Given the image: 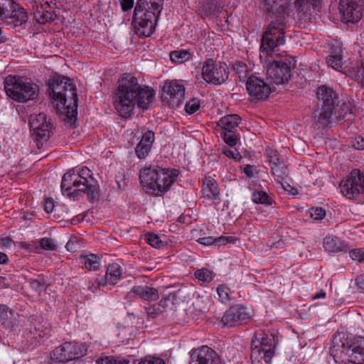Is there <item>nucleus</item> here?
Masks as SVG:
<instances>
[{"mask_svg":"<svg viewBox=\"0 0 364 364\" xmlns=\"http://www.w3.org/2000/svg\"><path fill=\"white\" fill-rule=\"evenodd\" d=\"M154 96L153 90L142 87L136 77L129 73H124L118 81V87L114 92V106L119 116L128 118L133 114L136 105L146 108Z\"/></svg>","mask_w":364,"mask_h":364,"instance_id":"obj_1","label":"nucleus"},{"mask_svg":"<svg viewBox=\"0 0 364 364\" xmlns=\"http://www.w3.org/2000/svg\"><path fill=\"white\" fill-rule=\"evenodd\" d=\"M49 97L56 102V109L64 112L68 123L74 124L77 114V95L75 86L63 76L56 75L47 82Z\"/></svg>","mask_w":364,"mask_h":364,"instance_id":"obj_2","label":"nucleus"},{"mask_svg":"<svg viewBox=\"0 0 364 364\" xmlns=\"http://www.w3.org/2000/svg\"><path fill=\"white\" fill-rule=\"evenodd\" d=\"M330 355L338 364L364 363V337H348L344 333H336L332 339Z\"/></svg>","mask_w":364,"mask_h":364,"instance_id":"obj_3","label":"nucleus"},{"mask_svg":"<svg viewBox=\"0 0 364 364\" xmlns=\"http://www.w3.org/2000/svg\"><path fill=\"white\" fill-rule=\"evenodd\" d=\"M163 4L164 0H137L132 21L137 36L149 37L154 32Z\"/></svg>","mask_w":364,"mask_h":364,"instance_id":"obj_4","label":"nucleus"},{"mask_svg":"<svg viewBox=\"0 0 364 364\" xmlns=\"http://www.w3.org/2000/svg\"><path fill=\"white\" fill-rule=\"evenodd\" d=\"M179 171L176 168L161 167L145 168L140 172L141 183L148 193L162 196L176 181Z\"/></svg>","mask_w":364,"mask_h":364,"instance_id":"obj_5","label":"nucleus"},{"mask_svg":"<svg viewBox=\"0 0 364 364\" xmlns=\"http://www.w3.org/2000/svg\"><path fill=\"white\" fill-rule=\"evenodd\" d=\"M4 90L10 98L20 102L33 100L39 93V87L36 84L17 75H9L5 78Z\"/></svg>","mask_w":364,"mask_h":364,"instance_id":"obj_6","label":"nucleus"},{"mask_svg":"<svg viewBox=\"0 0 364 364\" xmlns=\"http://www.w3.org/2000/svg\"><path fill=\"white\" fill-rule=\"evenodd\" d=\"M285 26L286 22L282 19L273 20L267 26L261 39L260 50L263 55L271 56L285 43Z\"/></svg>","mask_w":364,"mask_h":364,"instance_id":"obj_7","label":"nucleus"},{"mask_svg":"<svg viewBox=\"0 0 364 364\" xmlns=\"http://www.w3.org/2000/svg\"><path fill=\"white\" fill-rule=\"evenodd\" d=\"M267 69V80L274 84H284L288 81L295 68V60L286 58L280 60H265Z\"/></svg>","mask_w":364,"mask_h":364,"instance_id":"obj_8","label":"nucleus"},{"mask_svg":"<svg viewBox=\"0 0 364 364\" xmlns=\"http://www.w3.org/2000/svg\"><path fill=\"white\" fill-rule=\"evenodd\" d=\"M63 0H32L31 6L33 17L40 24L53 22L57 15L55 9H59L63 5Z\"/></svg>","mask_w":364,"mask_h":364,"instance_id":"obj_9","label":"nucleus"},{"mask_svg":"<svg viewBox=\"0 0 364 364\" xmlns=\"http://www.w3.org/2000/svg\"><path fill=\"white\" fill-rule=\"evenodd\" d=\"M342 194L350 199L362 201L364 195V174L359 169H353L340 183Z\"/></svg>","mask_w":364,"mask_h":364,"instance_id":"obj_10","label":"nucleus"},{"mask_svg":"<svg viewBox=\"0 0 364 364\" xmlns=\"http://www.w3.org/2000/svg\"><path fill=\"white\" fill-rule=\"evenodd\" d=\"M202 75L205 82L220 85L228 78L229 68L225 63L208 58L203 63Z\"/></svg>","mask_w":364,"mask_h":364,"instance_id":"obj_11","label":"nucleus"},{"mask_svg":"<svg viewBox=\"0 0 364 364\" xmlns=\"http://www.w3.org/2000/svg\"><path fill=\"white\" fill-rule=\"evenodd\" d=\"M29 124L33 136L39 143L48 140L53 134V125L51 119L43 112L31 114Z\"/></svg>","mask_w":364,"mask_h":364,"instance_id":"obj_12","label":"nucleus"},{"mask_svg":"<svg viewBox=\"0 0 364 364\" xmlns=\"http://www.w3.org/2000/svg\"><path fill=\"white\" fill-rule=\"evenodd\" d=\"M185 87L177 80H166L162 87L161 100L169 107H179L185 100Z\"/></svg>","mask_w":364,"mask_h":364,"instance_id":"obj_13","label":"nucleus"},{"mask_svg":"<svg viewBox=\"0 0 364 364\" xmlns=\"http://www.w3.org/2000/svg\"><path fill=\"white\" fill-rule=\"evenodd\" d=\"M85 354L84 346L75 342H65L56 347L50 353L51 359L58 363H67L76 360Z\"/></svg>","mask_w":364,"mask_h":364,"instance_id":"obj_14","label":"nucleus"},{"mask_svg":"<svg viewBox=\"0 0 364 364\" xmlns=\"http://www.w3.org/2000/svg\"><path fill=\"white\" fill-rule=\"evenodd\" d=\"M252 316V311L247 307L236 304L230 306L223 314L221 323L223 326L233 327L247 323Z\"/></svg>","mask_w":364,"mask_h":364,"instance_id":"obj_15","label":"nucleus"},{"mask_svg":"<svg viewBox=\"0 0 364 364\" xmlns=\"http://www.w3.org/2000/svg\"><path fill=\"white\" fill-rule=\"evenodd\" d=\"M77 180L80 181V186L83 194H86L88 200L94 201L99 197V186L97 181L92 177V171L86 166L82 167L75 173Z\"/></svg>","mask_w":364,"mask_h":364,"instance_id":"obj_16","label":"nucleus"},{"mask_svg":"<svg viewBox=\"0 0 364 364\" xmlns=\"http://www.w3.org/2000/svg\"><path fill=\"white\" fill-rule=\"evenodd\" d=\"M339 10L346 23H357L362 18L363 2L361 0H340Z\"/></svg>","mask_w":364,"mask_h":364,"instance_id":"obj_17","label":"nucleus"},{"mask_svg":"<svg viewBox=\"0 0 364 364\" xmlns=\"http://www.w3.org/2000/svg\"><path fill=\"white\" fill-rule=\"evenodd\" d=\"M190 357L189 364H223L218 354L207 346L192 349Z\"/></svg>","mask_w":364,"mask_h":364,"instance_id":"obj_18","label":"nucleus"},{"mask_svg":"<svg viewBox=\"0 0 364 364\" xmlns=\"http://www.w3.org/2000/svg\"><path fill=\"white\" fill-rule=\"evenodd\" d=\"M246 88L249 95L258 100H264L268 97L269 94L274 90V87H272L263 79L255 75H250L247 79Z\"/></svg>","mask_w":364,"mask_h":364,"instance_id":"obj_19","label":"nucleus"},{"mask_svg":"<svg viewBox=\"0 0 364 364\" xmlns=\"http://www.w3.org/2000/svg\"><path fill=\"white\" fill-rule=\"evenodd\" d=\"M80 184V181L77 180L75 171L70 170L62 178L60 187L63 194L74 198L83 195V189Z\"/></svg>","mask_w":364,"mask_h":364,"instance_id":"obj_20","label":"nucleus"},{"mask_svg":"<svg viewBox=\"0 0 364 364\" xmlns=\"http://www.w3.org/2000/svg\"><path fill=\"white\" fill-rule=\"evenodd\" d=\"M268 13L275 16V20L287 21L291 0H262Z\"/></svg>","mask_w":364,"mask_h":364,"instance_id":"obj_21","label":"nucleus"},{"mask_svg":"<svg viewBox=\"0 0 364 364\" xmlns=\"http://www.w3.org/2000/svg\"><path fill=\"white\" fill-rule=\"evenodd\" d=\"M318 107L334 109L338 105V97L336 92L326 85L320 86L317 90Z\"/></svg>","mask_w":364,"mask_h":364,"instance_id":"obj_22","label":"nucleus"},{"mask_svg":"<svg viewBox=\"0 0 364 364\" xmlns=\"http://www.w3.org/2000/svg\"><path fill=\"white\" fill-rule=\"evenodd\" d=\"M11 15L4 18V21L10 28H24L28 21V15L26 10L18 4L13 7Z\"/></svg>","mask_w":364,"mask_h":364,"instance_id":"obj_23","label":"nucleus"},{"mask_svg":"<svg viewBox=\"0 0 364 364\" xmlns=\"http://www.w3.org/2000/svg\"><path fill=\"white\" fill-rule=\"evenodd\" d=\"M268 158L272 174L282 186V181L284 180L289 175L287 166L280 161L277 151H270L268 153Z\"/></svg>","mask_w":364,"mask_h":364,"instance_id":"obj_24","label":"nucleus"},{"mask_svg":"<svg viewBox=\"0 0 364 364\" xmlns=\"http://www.w3.org/2000/svg\"><path fill=\"white\" fill-rule=\"evenodd\" d=\"M122 273V269L119 264L117 263L109 264L105 275L102 278L97 279L98 286L115 284L121 279Z\"/></svg>","mask_w":364,"mask_h":364,"instance_id":"obj_25","label":"nucleus"},{"mask_svg":"<svg viewBox=\"0 0 364 364\" xmlns=\"http://www.w3.org/2000/svg\"><path fill=\"white\" fill-rule=\"evenodd\" d=\"M154 139V132L150 130L142 135L141 140L135 147V153L139 159H144L149 155Z\"/></svg>","mask_w":364,"mask_h":364,"instance_id":"obj_26","label":"nucleus"},{"mask_svg":"<svg viewBox=\"0 0 364 364\" xmlns=\"http://www.w3.org/2000/svg\"><path fill=\"white\" fill-rule=\"evenodd\" d=\"M334 109H328L327 107H318L314 112V125L315 129H321L328 127L331 122Z\"/></svg>","mask_w":364,"mask_h":364,"instance_id":"obj_27","label":"nucleus"},{"mask_svg":"<svg viewBox=\"0 0 364 364\" xmlns=\"http://www.w3.org/2000/svg\"><path fill=\"white\" fill-rule=\"evenodd\" d=\"M129 294H134L141 299L148 301H154L159 298L158 290L146 285L134 286Z\"/></svg>","mask_w":364,"mask_h":364,"instance_id":"obj_28","label":"nucleus"},{"mask_svg":"<svg viewBox=\"0 0 364 364\" xmlns=\"http://www.w3.org/2000/svg\"><path fill=\"white\" fill-rule=\"evenodd\" d=\"M175 299H176V294L170 293L165 299H162L159 302L151 306L144 307L147 316L151 318H156L165 311L167 306V301H173Z\"/></svg>","mask_w":364,"mask_h":364,"instance_id":"obj_29","label":"nucleus"},{"mask_svg":"<svg viewBox=\"0 0 364 364\" xmlns=\"http://www.w3.org/2000/svg\"><path fill=\"white\" fill-rule=\"evenodd\" d=\"M237 239L232 236H220V237H200L196 240L198 242L203 245H215L221 246L225 245L228 243H235Z\"/></svg>","mask_w":364,"mask_h":364,"instance_id":"obj_30","label":"nucleus"},{"mask_svg":"<svg viewBox=\"0 0 364 364\" xmlns=\"http://www.w3.org/2000/svg\"><path fill=\"white\" fill-rule=\"evenodd\" d=\"M330 55L326 58V63L336 70L343 65L342 48L337 45H332L330 48Z\"/></svg>","mask_w":364,"mask_h":364,"instance_id":"obj_31","label":"nucleus"},{"mask_svg":"<svg viewBox=\"0 0 364 364\" xmlns=\"http://www.w3.org/2000/svg\"><path fill=\"white\" fill-rule=\"evenodd\" d=\"M274 351H260L257 346L251 347V362L252 364H270Z\"/></svg>","mask_w":364,"mask_h":364,"instance_id":"obj_32","label":"nucleus"},{"mask_svg":"<svg viewBox=\"0 0 364 364\" xmlns=\"http://www.w3.org/2000/svg\"><path fill=\"white\" fill-rule=\"evenodd\" d=\"M255 346H257V348L259 349L260 351H264L265 350L267 351H274L275 341L273 337H269L265 334H262L260 338H257L255 336V338H252L251 347H255Z\"/></svg>","mask_w":364,"mask_h":364,"instance_id":"obj_33","label":"nucleus"},{"mask_svg":"<svg viewBox=\"0 0 364 364\" xmlns=\"http://www.w3.org/2000/svg\"><path fill=\"white\" fill-rule=\"evenodd\" d=\"M80 262L89 271H96L100 266L102 257L95 254L81 255L78 258Z\"/></svg>","mask_w":364,"mask_h":364,"instance_id":"obj_34","label":"nucleus"},{"mask_svg":"<svg viewBox=\"0 0 364 364\" xmlns=\"http://www.w3.org/2000/svg\"><path fill=\"white\" fill-rule=\"evenodd\" d=\"M202 191L203 193L210 199L215 200L219 196L217 182L211 177L205 178Z\"/></svg>","mask_w":364,"mask_h":364,"instance_id":"obj_35","label":"nucleus"},{"mask_svg":"<svg viewBox=\"0 0 364 364\" xmlns=\"http://www.w3.org/2000/svg\"><path fill=\"white\" fill-rule=\"evenodd\" d=\"M241 118L237 114H230L222 117L218 125L221 127L223 131H233L240 124Z\"/></svg>","mask_w":364,"mask_h":364,"instance_id":"obj_36","label":"nucleus"},{"mask_svg":"<svg viewBox=\"0 0 364 364\" xmlns=\"http://www.w3.org/2000/svg\"><path fill=\"white\" fill-rule=\"evenodd\" d=\"M295 7L299 14H309L310 7H316L320 4V0H295Z\"/></svg>","mask_w":364,"mask_h":364,"instance_id":"obj_37","label":"nucleus"},{"mask_svg":"<svg viewBox=\"0 0 364 364\" xmlns=\"http://www.w3.org/2000/svg\"><path fill=\"white\" fill-rule=\"evenodd\" d=\"M323 247L326 250L332 252H338L343 250L338 237H326L323 240Z\"/></svg>","mask_w":364,"mask_h":364,"instance_id":"obj_38","label":"nucleus"},{"mask_svg":"<svg viewBox=\"0 0 364 364\" xmlns=\"http://www.w3.org/2000/svg\"><path fill=\"white\" fill-rule=\"evenodd\" d=\"M169 56L173 63H183L191 60L192 54L186 50H179L171 51Z\"/></svg>","mask_w":364,"mask_h":364,"instance_id":"obj_39","label":"nucleus"},{"mask_svg":"<svg viewBox=\"0 0 364 364\" xmlns=\"http://www.w3.org/2000/svg\"><path fill=\"white\" fill-rule=\"evenodd\" d=\"M14 6H16L14 0H0V20L4 21L6 16L11 15Z\"/></svg>","mask_w":364,"mask_h":364,"instance_id":"obj_40","label":"nucleus"},{"mask_svg":"<svg viewBox=\"0 0 364 364\" xmlns=\"http://www.w3.org/2000/svg\"><path fill=\"white\" fill-rule=\"evenodd\" d=\"M252 200L257 204L271 205L272 203V200L267 193L262 191H255L252 193Z\"/></svg>","mask_w":364,"mask_h":364,"instance_id":"obj_41","label":"nucleus"},{"mask_svg":"<svg viewBox=\"0 0 364 364\" xmlns=\"http://www.w3.org/2000/svg\"><path fill=\"white\" fill-rule=\"evenodd\" d=\"M233 70L238 74L240 80H245L248 76L249 70L247 65L242 61H237L232 65Z\"/></svg>","mask_w":364,"mask_h":364,"instance_id":"obj_42","label":"nucleus"},{"mask_svg":"<svg viewBox=\"0 0 364 364\" xmlns=\"http://www.w3.org/2000/svg\"><path fill=\"white\" fill-rule=\"evenodd\" d=\"M146 242L155 248H161L164 245V242L161 240L160 237L153 232H148L144 235Z\"/></svg>","mask_w":364,"mask_h":364,"instance_id":"obj_43","label":"nucleus"},{"mask_svg":"<svg viewBox=\"0 0 364 364\" xmlns=\"http://www.w3.org/2000/svg\"><path fill=\"white\" fill-rule=\"evenodd\" d=\"M194 275L198 280L208 283L211 282L213 277V272L206 268L196 270Z\"/></svg>","mask_w":364,"mask_h":364,"instance_id":"obj_44","label":"nucleus"},{"mask_svg":"<svg viewBox=\"0 0 364 364\" xmlns=\"http://www.w3.org/2000/svg\"><path fill=\"white\" fill-rule=\"evenodd\" d=\"M39 246L46 250L54 251L56 250L58 245L55 241L49 237H43L38 240Z\"/></svg>","mask_w":364,"mask_h":364,"instance_id":"obj_45","label":"nucleus"},{"mask_svg":"<svg viewBox=\"0 0 364 364\" xmlns=\"http://www.w3.org/2000/svg\"><path fill=\"white\" fill-rule=\"evenodd\" d=\"M219 8L215 0H210L204 4L203 11L206 16L214 15Z\"/></svg>","mask_w":364,"mask_h":364,"instance_id":"obj_46","label":"nucleus"},{"mask_svg":"<svg viewBox=\"0 0 364 364\" xmlns=\"http://www.w3.org/2000/svg\"><path fill=\"white\" fill-rule=\"evenodd\" d=\"M222 134L225 142L228 146L232 147L236 145L237 137L234 131H223Z\"/></svg>","mask_w":364,"mask_h":364,"instance_id":"obj_47","label":"nucleus"},{"mask_svg":"<svg viewBox=\"0 0 364 364\" xmlns=\"http://www.w3.org/2000/svg\"><path fill=\"white\" fill-rule=\"evenodd\" d=\"M353 114V107L350 102H343L341 106V113L339 114V117L343 119L350 120V118L348 117V116H350Z\"/></svg>","mask_w":364,"mask_h":364,"instance_id":"obj_48","label":"nucleus"},{"mask_svg":"<svg viewBox=\"0 0 364 364\" xmlns=\"http://www.w3.org/2000/svg\"><path fill=\"white\" fill-rule=\"evenodd\" d=\"M230 289L223 284H220L217 287V293L219 296V300L221 302H226L230 299Z\"/></svg>","mask_w":364,"mask_h":364,"instance_id":"obj_49","label":"nucleus"},{"mask_svg":"<svg viewBox=\"0 0 364 364\" xmlns=\"http://www.w3.org/2000/svg\"><path fill=\"white\" fill-rule=\"evenodd\" d=\"M97 364H128L129 361L125 360H116L112 357H101L96 360Z\"/></svg>","mask_w":364,"mask_h":364,"instance_id":"obj_50","label":"nucleus"},{"mask_svg":"<svg viewBox=\"0 0 364 364\" xmlns=\"http://www.w3.org/2000/svg\"><path fill=\"white\" fill-rule=\"evenodd\" d=\"M199 108L200 101L199 100L196 98L191 100L185 105V110L189 114L195 113L196 111L198 110Z\"/></svg>","mask_w":364,"mask_h":364,"instance_id":"obj_51","label":"nucleus"},{"mask_svg":"<svg viewBox=\"0 0 364 364\" xmlns=\"http://www.w3.org/2000/svg\"><path fill=\"white\" fill-rule=\"evenodd\" d=\"M350 257L359 262H364V248L353 249L349 251Z\"/></svg>","mask_w":364,"mask_h":364,"instance_id":"obj_52","label":"nucleus"},{"mask_svg":"<svg viewBox=\"0 0 364 364\" xmlns=\"http://www.w3.org/2000/svg\"><path fill=\"white\" fill-rule=\"evenodd\" d=\"M12 312L9 308L4 304L0 305V319L3 323L11 318Z\"/></svg>","mask_w":364,"mask_h":364,"instance_id":"obj_53","label":"nucleus"},{"mask_svg":"<svg viewBox=\"0 0 364 364\" xmlns=\"http://www.w3.org/2000/svg\"><path fill=\"white\" fill-rule=\"evenodd\" d=\"M311 217L314 220H321L326 215V210L321 207L310 209Z\"/></svg>","mask_w":364,"mask_h":364,"instance_id":"obj_54","label":"nucleus"},{"mask_svg":"<svg viewBox=\"0 0 364 364\" xmlns=\"http://www.w3.org/2000/svg\"><path fill=\"white\" fill-rule=\"evenodd\" d=\"M115 181L120 190H124L127 186V181L124 172H119L115 176Z\"/></svg>","mask_w":364,"mask_h":364,"instance_id":"obj_55","label":"nucleus"},{"mask_svg":"<svg viewBox=\"0 0 364 364\" xmlns=\"http://www.w3.org/2000/svg\"><path fill=\"white\" fill-rule=\"evenodd\" d=\"M122 10L127 11L134 6V0H119Z\"/></svg>","mask_w":364,"mask_h":364,"instance_id":"obj_56","label":"nucleus"},{"mask_svg":"<svg viewBox=\"0 0 364 364\" xmlns=\"http://www.w3.org/2000/svg\"><path fill=\"white\" fill-rule=\"evenodd\" d=\"M31 285L33 289H34L36 291L41 292L43 290V283L41 282L39 279H31Z\"/></svg>","mask_w":364,"mask_h":364,"instance_id":"obj_57","label":"nucleus"},{"mask_svg":"<svg viewBox=\"0 0 364 364\" xmlns=\"http://www.w3.org/2000/svg\"><path fill=\"white\" fill-rule=\"evenodd\" d=\"M355 76L358 80L364 82V61H362L360 65L358 67Z\"/></svg>","mask_w":364,"mask_h":364,"instance_id":"obj_58","label":"nucleus"},{"mask_svg":"<svg viewBox=\"0 0 364 364\" xmlns=\"http://www.w3.org/2000/svg\"><path fill=\"white\" fill-rule=\"evenodd\" d=\"M54 201L52 198H46L44 202V209L47 213H51L54 209Z\"/></svg>","mask_w":364,"mask_h":364,"instance_id":"obj_59","label":"nucleus"},{"mask_svg":"<svg viewBox=\"0 0 364 364\" xmlns=\"http://www.w3.org/2000/svg\"><path fill=\"white\" fill-rule=\"evenodd\" d=\"M138 364H165V362L161 358H154L149 359V360H141Z\"/></svg>","mask_w":364,"mask_h":364,"instance_id":"obj_60","label":"nucleus"},{"mask_svg":"<svg viewBox=\"0 0 364 364\" xmlns=\"http://www.w3.org/2000/svg\"><path fill=\"white\" fill-rule=\"evenodd\" d=\"M244 173L250 178H254L256 173L255 171L254 166L252 165H246L244 168Z\"/></svg>","mask_w":364,"mask_h":364,"instance_id":"obj_61","label":"nucleus"},{"mask_svg":"<svg viewBox=\"0 0 364 364\" xmlns=\"http://www.w3.org/2000/svg\"><path fill=\"white\" fill-rule=\"evenodd\" d=\"M355 284L360 291H364V274H361L355 279Z\"/></svg>","mask_w":364,"mask_h":364,"instance_id":"obj_62","label":"nucleus"},{"mask_svg":"<svg viewBox=\"0 0 364 364\" xmlns=\"http://www.w3.org/2000/svg\"><path fill=\"white\" fill-rule=\"evenodd\" d=\"M9 262L7 255L4 252H0V264H6Z\"/></svg>","mask_w":364,"mask_h":364,"instance_id":"obj_63","label":"nucleus"},{"mask_svg":"<svg viewBox=\"0 0 364 364\" xmlns=\"http://www.w3.org/2000/svg\"><path fill=\"white\" fill-rule=\"evenodd\" d=\"M357 141V144H353V146L357 149H364V139L360 136L358 137Z\"/></svg>","mask_w":364,"mask_h":364,"instance_id":"obj_64","label":"nucleus"}]
</instances>
